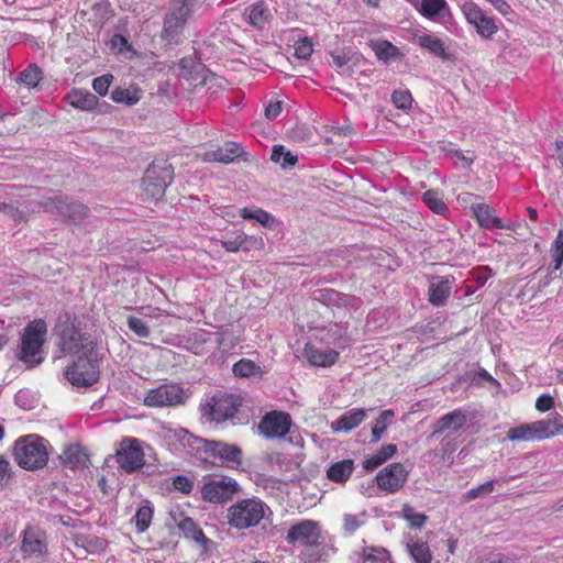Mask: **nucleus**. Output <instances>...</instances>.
<instances>
[{
    "instance_id": "21",
    "label": "nucleus",
    "mask_w": 563,
    "mask_h": 563,
    "mask_svg": "<svg viewBox=\"0 0 563 563\" xmlns=\"http://www.w3.org/2000/svg\"><path fill=\"white\" fill-rule=\"evenodd\" d=\"M526 424L531 441L544 440L563 434V417L560 415H556L553 419L539 420Z\"/></svg>"
},
{
    "instance_id": "42",
    "label": "nucleus",
    "mask_w": 563,
    "mask_h": 563,
    "mask_svg": "<svg viewBox=\"0 0 563 563\" xmlns=\"http://www.w3.org/2000/svg\"><path fill=\"white\" fill-rule=\"evenodd\" d=\"M153 508L146 504L141 506L133 517L139 532H144L151 525L153 518Z\"/></svg>"
},
{
    "instance_id": "56",
    "label": "nucleus",
    "mask_w": 563,
    "mask_h": 563,
    "mask_svg": "<svg viewBox=\"0 0 563 563\" xmlns=\"http://www.w3.org/2000/svg\"><path fill=\"white\" fill-rule=\"evenodd\" d=\"M111 99L114 102H125L128 104H134L137 102V98L132 97L128 89L117 88L111 92Z\"/></svg>"
},
{
    "instance_id": "37",
    "label": "nucleus",
    "mask_w": 563,
    "mask_h": 563,
    "mask_svg": "<svg viewBox=\"0 0 563 563\" xmlns=\"http://www.w3.org/2000/svg\"><path fill=\"white\" fill-rule=\"evenodd\" d=\"M240 214L243 219L255 220L264 227L272 225L274 219L271 213L261 208H242Z\"/></svg>"
},
{
    "instance_id": "17",
    "label": "nucleus",
    "mask_w": 563,
    "mask_h": 563,
    "mask_svg": "<svg viewBox=\"0 0 563 563\" xmlns=\"http://www.w3.org/2000/svg\"><path fill=\"white\" fill-rule=\"evenodd\" d=\"M119 465L128 473L134 472L144 464V453L136 439H126L121 442L117 452Z\"/></svg>"
},
{
    "instance_id": "16",
    "label": "nucleus",
    "mask_w": 563,
    "mask_h": 563,
    "mask_svg": "<svg viewBox=\"0 0 563 563\" xmlns=\"http://www.w3.org/2000/svg\"><path fill=\"white\" fill-rule=\"evenodd\" d=\"M322 533L320 526L317 521L303 519L292 525L286 536V541L289 544L299 543L307 547L321 539Z\"/></svg>"
},
{
    "instance_id": "39",
    "label": "nucleus",
    "mask_w": 563,
    "mask_h": 563,
    "mask_svg": "<svg viewBox=\"0 0 563 563\" xmlns=\"http://www.w3.org/2000/svg\"><path fill=\"white\" fill-rule=\"evenodd\" d=\"M388 551L383 548L365 547L361 554L362 563H386Z\"/></svg>"
},
{
    "instance_id": "60",
    "label": "nucleus",
    "mask_w": 563,
    "mask_h": 563,
    "mask_svg": "<svg viewBox=\"0 0 563 563\" xmlns=\"http://www.w3.org/2000/svg\"><path fill=\"white\" fill-rule=\"evenodd\" d=\"M283 109V103L280 101L269 102V104L265 108L264 114L266 119L274 120L276 119Z\"/></svg>"
},
{
    "instance_id": "19",
    "label": "nucleus",
    "mask_w": 563,
    "mask_h": 563,
    "mask_svg": "<svg viewBox=\"0 0 563 563\" xmlns=\"http://www.w3.org/2000/svg\"><path fill=\"white\" fill-rule=\"evenodd\" d=\"M200 442L206 453L220 459L223 464L230 466L241 464L242 450L238 445L216 440H201Z\"/></svg>"
},
{
    "instance_id": "49",
    "label": "nucleus",
    "mask_w": 563,
    "mask_h": 563,
    "mask_svg": "<svg viewBox=\"0 0 563 563\" xmlns=\"http://www.w3.org/2000/svg\"><path fill=\"white\" fill-rule=\"evenodd\" d=\"M494 490V481H488L475 488L467 490L464 495L465 501L474 500L478 497L486 496Z\"/></svg>"
},
{
    "instance_id": "8",
    "label": "nucleus",
    "mask_w": 563,
    "mask_h": 563,
    "mask_svg": "<svg viewBox=\"0 0 563 563\" xmlns=\"http://www.w3.org/2000/svg\"><path fill=\"white\" fill-rule=\"evenodd\" d=\"M198 5L199 0H172L169 12L164 20L165 37L173 41Z\"/></svg>"
},
{
    "instance_id": "52",
    "label": "nucleus",
    "mask_w": 563,
    "mask_h": 563,
    "mask_svg": "<svg viewBox=\"0 0 563 563\" xmlns=\"http://www.w3.org/2000/svg\"><path fill=\"white\" fill-rule=\"evenodd\" d=\"M313 52L312 43L308 37L301 38L295 44V55L300 59H308Z\"/></svg>"
},
{
    "instance_id": "51",
    "label": "nucleus",
    "mask_w": 563,
    "mask_h": 563,
    "mask_svg": "<svg viewBox=\"0 0 563 563\" xmlns=\"http://www.w3.org/2000/svg\"><path fill=\"white\" fill-rule=\"evenodd\" d=\"M391 101L398 109H408L412 103L411 93L408 90H395L391 95Z\"/></svg>"
},
{
    "instance_id": "43",
    "label": "nucleus",
    "mask_w": 563,
    "mask_h": 563,
    "mask_svg": "<svg viewBox=\"0 0 563 563\" xmlns=\"http://www.w3.org/2000/svg\"><path fill=\"white\" fill-rule=\"evenodd\" d=\"M272 161L279 163L283 167L294 166L297 163V156L286 151L283 145H275L272 152Z\"/></svg>"
},
{
    "instance_id": "9",
    "label": "nucleus",
    "mask_w": 563,
    "mask_h": 563,
    "mask_svg": "<svg viewBox=\"0 0 563 563\" xmlns=\"http://www.w3.org/2000/svg\"><path fill=\"white\" fill-rule=\"evenodd\" d=\"M239 490V484L231 477H209L200 488L201 498L212 504L231 500Z\"/></svg>"
},
{
    "instance_id": "5",
    "label": "nucleus",
    "mask_w": 563,
    "mask_h": 563,
    "mask_svg": "<svg viewBox=\"0 0 563 563\" xmlns=\"http://www.w3.org/2000/svg\"><path fill=\"white\" fill-rule=\"evenodd\" d=\"M174 169L166 161L153 163L145 172L143 178L144 192L147 197L159 200L166 188L172 184Z\"/></svg>"
},
{
    "instance_id": "20",
    "label": "nucleus",
    "mask_w": 563,
    "mask_h": 563,
    "mask_svg": "<svg viewBox=\"0 0 563 563\" xmlns=\"http://www.w3.org/2000/svg\"><path fill=\"white\" fill-rule=\"evenodd\" d=\"M221 245L228 252L238 253L240 251L250 252L262 250L264 241L261 236L247 235L243 231H235L221 240Z\"/></svg>"
},
{
    "instance_id": "27",
    "label": "nucleus",
    "mask_w": 563,
    "mask_h": 563,
    "mask_svg": "<svg viewBox=\"0 0 563 563\" xmlns=\"http://www.w3.org/2000/svg\"><path fill=\"white\" fill-rule=\"evenodd\" d=\"M472 210L479 225L485 229L505 228L503 220L494 214V210L485 203L472 205Z\"/></svg>"
},
{
    "instance_id": "46",
    "label": "nucleus",
    "mask_w": 563,
    "mask_h": 563,
    "mask_svg": "<svg viewBox=\"0 0 563 563\" xmlns=\"http://www.w3.org/2000/svg\"><path fill=\"white\" fill-rule=\"evenodd\" d=\"M402 517L409 523L410 528L419 529L423 527L427 521V516L417 512L411 506L405 505L402 507Z\"/></svg>"
},
{
    "instance_id": "2",
    "label": "nucleus",
    "mask_w": 563,
    "mask_h": 563,
    "mask_svg": "<svg viewBox=\"0 0 563 563\" xmlns=\"http://www.w3.org/2000/svg\"><path fill=\"white\" fill-rule=\"evenodd\" d=\"M56 345L63 354L90 355L95 344L88 333L81 332L68 319L59 320L55 325Z\"/></svg>"
},
{
    "instance_id": "64",
    "label": "nucleus",
    "mask_w": 563,
    "mask_h": 563,
    "mask_svg": "<svg viewBox=\"0 0 563 563\" xmlns=\"http://www.w3.org/2000/svg\"><path fill=\"white\" fill-rule=\"evenodd\" d=\"M558 158L563 167V141H556Z\"/></svg>"
},
{
    "instance_id": "24",
    "label": "nucleus",
    "mask_w": 563,
    "mask_h": 563,
    "mask_svg": "<svg viewBox=\"0 0 563 563\" xmlns=\"http://www.w3.org/2000/svg\"><path fill=\"white\" fill-rule=\"evenodd\" d=\"M243 148L235 142H227L223 146L214 151L207 152L203 159L207 162H219L223 164L232 163L235 158L240 157Z\"/></svg>"
},
{
    "instance_id": "47",
    "label": "nucleus",
    "mask_w": 563,
    "mask_h": 563,
    "mask_svg": "<svg viewBox=\"0 0 563 563\" xmlns=\"http://www.w3.org/2000/svg\"><path fill=\"white\" fill-rule=\"evenodd\" d=\"M551 256L554 261V269H560L563 264V230L558 235L551 246Z\"/></svg>"
},
{
    "instance_id": "61",
    "label": "nucleus",
    "mask_w": 563,
    "mask_h": 563,
    "mask_svg": "<svg viewBox=\"0 0 563 563\" xmlns=\"http://www.w3.org/2000/svg\"><path fill=\"white\" fill-rule=\"evenodd\" d=\"M492 276V269L488 266L479 267L475 273L474 277L478 286H484L488 278Z\"/></svg>"
},
{
    "instance_id": "58",
    "label": "nucleus",
    "mask_w": 563,
    "mask_h": 563,
    "mask_svg": "<svg viewBox=\"0 0 563 563\" xmlns=\"http://www.w3.org/2000/svg\"><path fill=\"white\" fill-rule=\"evenodd\" d=\"M331 132H332V135L328 137V141L331 143H336V141L334 140L335 137L351 136L353 134L354 130L351 124H345V125L332 128Z\"/></svg>"
},
{
    "instance_id": "63",
    "label": "nucleus",
    "mask_w": 563,
    "mask_h": 563,
    "mask_svg": "<svg viewBox=\"0 0 563 563\" xmlns=\"http://www.w3.org/2000/svg\"><path fill=\"white\" fill-rule=\"evenodd\" d=\"M10 478V462L3 455H0V483L8 482Z\"/></svg>"
},
{
    "instance_id": "55",
    "label": "nucleus",
    "mask_w": 563,
    "mask_h": 563,
    "mask_svg": "<svg viewBox=\"0 0 563 563\" xmlns=\"http://www.w3.org/2000/svg\"><path fill=\"white\" fill-rule=\"evenodd\" d=\"M173 486L176 490L188 495L194 488V482L190 481L187 476L177 475L173 479Z\"/></svg>"
},
{
    "instance_id": "40",
    "label": "nucleus",
    "mask_w": 563,
    "mask_h": 563,
    "mask_svg": "<svg viewBox=\"0 0 563 563\" xmlns=\"http://www.w3.org/2000/svg\"><path fill=\"white\" fill-rule=\"evenodd\" d=\"M423 202L437 214H444L448 207L441 195L435 190H428L422 196Z\"/></svg>"
},
{
    "instance_id": "41",
    "label": "nucleus",
    "mask_w": 563,
    "mask_h": 563,
    "mask_svg": "<svg viewBox=\"0 0 563 563\" xmlns=\"http://www.w3.org/2000/svg\"><path fill=\"white\" fill-rule=\"evenodd\" d=\"M269 15V10L265 7V4L263 2H257L250 9L249 22L254 26L262 27Z\"/></svg>"
},
{
    "instance_id": "23",
    "label": "nucleus",
    "mask_w": 563,
    "mask_h": 563,
    "mask_svg": "<svg viewBox=\"0 0 563 563\" xmlns=\"http://www.w3.org/2000/svg\"><path fill=\"white\" fill-rule=\"evenodd\" d=\"M334 548L327 543L323 538L303 548L299 554L302 563H321L327 561Z\"/></svg>"
},
{
    "instance_id": "36",
    "label": "nucleus",
    "mask_w": 563,
    "mask_h": 563,
    "mask_svg": "<svg viewBox=\"0 0 563 563\" xmlns=\"http://www.w3.org/2000/svg\"><path fill=\"white\" fill-rule=\"evenodd\" d=\"M419 12L426 18H434L448 10L445 0H421Z\"/></svg>"
},
{
    "instance_id": "50",
    "label": "nucleus",
    "mask_w": 563,
    "mask_h": 563,
    "mask_svg": "<svg viewBox=\"0 0 563 563\" xmlns=\"http://www.w3.org/2000/svg\"><path fill=\"white\" fill-rule=\"evenodd\" d=\"M129 329L134 332L139 338H148L150 329L146 323L136 317L130 316L126 320Z\"/></svg>"
},
{
    "instance_id": "3",
    "label": "nucleus",
    "mask_w": 563,
    "mask_h": 563,
    "mask_svg": "<svg viewBox=\"0 0 563 563\" xmlns=\"http://www.w3.org/2000/svg\"><path fill=\"white\" fill-rule=\"evenodd\" d=\"M269 510L257 497L235 501L227 510V522L231 528L245 530L257 526Z\"/></svg>"
},
{
    "instance_id": "44",
    "label": "nucleus",
    "mask_w": 563,
    "mask_h": 563,
    "mask_svg": "<svg viewBox=\"0 0 563 563\" xmlns=\"http://www.w3.org/2000/svg\"><path fill=\"white\" fill-rule=\"evenodd\" d=\"M232 371L235 376L249 377L260 373V366L251 360L242 358L233 365Z\"/></svg>"
},
{
    "instance_id": "22",
    "label": "nucleus",
    "mask_w": 563,
    "mask_h": 563,
    "mask_svg": "<svg viewBox=\"0 0 563 563\" xmlns=\"http://www.w3.org/2000/svg\"><path fill=\"white\" fill-rule=\"evenodd\" d=\"M467 416L465 411L462 409H455L442 416L433 423V431L431 433V437H435L445 431L453 433L457 432L465 426Z\"/></svg>"
},
{
    "instance_id": "18",
    "label": "nucleus",
    "mask_w": 563,
    "mask_h": 563,
    "mask_svg": "<svg viewBox=\"0 0 563 563\" xmlns=\"http://www.w3.org/2000/svg\"><path fill=\"white\" fill-rule=\"evenodd\" d=\"M407 476L408 473L401 463H393L380 470L375 479L382 490L395 494L405 485Z\"/></svg>"
},
{
    "instance_id": "7",
    "label": "nucleus",
    "mask_w": 563,
    "mask_h": 563,
    "mask_svg": "<svg viewBox=\"0 0 563 563\" xmlns=\"http://www.w3.org/2000/svg\"><path fill=\"white\" fill-rule=\"evenodd\" d=\"M313 299L331 309L338 323H343L357 308L358 300L350 295L341 294L334 289H318L313 291Z\"/></svg>"
},
{
    "instance_id": "15",
    "label": "nucleus",
    "mask_w": 563,
    "mask_h": 563,
    "mask_svg": "<svg viewBox=\"0 0 563 563\" xmlns=\"http://www.w3.org/2000/svg\"><path fill=\"white\" fill-rule=\"evenodd\" d=\"M290 416L283 411H272L258 424L260 433L267 439L284 438L290 430Z\"/></svg>"
},
{
    "instance_id": "34",
    "label": "nucleus",
    "mask_w": 563,
    "mask_h": 563,
    "mask_svg": "<svg viewBox=\"0 0 563 563\" xmlns=\"http://www.w3.org/2000/svg\"><path fill=\"white\" fill-rule=\"evenodd\" d=\"M417 43L428 49L431 54L444 60L449 59L444 43L437 36L430 34H421L416 37Z\"/></svg>"
},
{
    "instance_id": "12",
    "label": "nucleus",
    "mask_w": 563,
    "mask_h": 563,
    "mask_svg": "<svg viewBox=\"0 0 563 563\" xmlns=\"http://www.w3.org/2000/svg\"><path fill=\"white\" fill-rule=\"evenodd\" d=\"M66 377L71 385L78 387L91 386L99 379V369L95 362L87 356H79L66 369Z\"/></svg>"
},
{
    "instance_id": "31",
    "label": "nucleus",
    "mask_w": 563,
    "mask_h": 563,
    "mask_svg": "<svg viewBox=\"0 0 563 563\" xmlns=\"http://www.w3.org/2000/svg\"><path fill=\"white\" fill-rule=\"evenodd\" d=\"M396 452L397 446L395 444H384L373 455L363 461V468L373 471L393 457Z\"/></svg>"
},
{
    "instance_id": "48",
    "label": "nucleus",
    "mask_w": 563,
    "mask_h": 563,
    "mask_svg": "<svg viewBox=\"0 0 563 563\" xmlns=\"http://www.w3.org/2000/svg\"><path fill=\"white\" fill-rule=\"evenodd\" d=\"M365 518H366L365 514H361L358 516L351 515V514L344 515V517H343L344 530L350 534L355 532L360 527H362L365 523Z\"/></svg>"
},
{
    "instance_id": "11",
    "label": "nucleus",
    "mask_w": 563,
    "mask_h": 563,
    "mask_svg": "<svg viewBox=\"0 0 563 563\" xmlns=\"http://www.w3.org/2000/svg\"><path fill=\"white\" fill-rule=\"evenodd\" d=\"M47 212H56L73 223H80L87 218L89 209L82 203L69 201L67 198L51 197L42 201Z\"/></svg>"
},
{
    "instance_id": "59",
    "label": "nucleus",
    "mask_w": 563,
    "mask_h": 563,
    "mask_svg": "<svg viewBox=\"0 0 563 563\" xmlns=\"http://www.w3.org/2000/svg\"><path fill=\"white\" fill-rule=\"evenodd\" d=\"M554 405L553 398L550 395L543 394L538 397L536 401V409L545 412L550 410Z\"/></svg>"
},
{
    "instance_id": "57",
    "label": "nucleus",
    "mask_w": 563,
    "mask_h": 563,
    "mask_svg": "<svg viewBox=\"0 0 563 563\" xmlns=\"http://www.w3.org/2000/svg\"><path fill=\"white\" fill-rule=\"evenodd\" d=\"M397 53V48L389 42L385 41L378 44L376 55L378 58H393Z\"/></svg>"
},
{
    "instance_id": "14",
    "label": "nucleus",
    "mask_w": 563,
    "mask_h": 563,
    "mask_svg": "<svg viewBox=\"0 0 563 563\" xmlns=\"http://www.w3.org/2000/svg\"><path fill=\"white\" fill-rule=\"evenodd\" d=\"M462 12L466 21L472 24L476 32L484 38H490L498 30L495 20L488 16L474 2L466 1L462 4Z\"/></svg>"
},
{
    "instance_id": "4",
    "label": "nucleus",
    "mask_w": 563,
    "mask_h": 563,
    "mask_svg": "<svg viewBox=\"0 0 563 563\" xmlns=\"http://www.w3.org/2000/svg\"><path fill=\"white\" fill-rule=\"evenodd\" d=\"M46 323L43 320H34L26 325L21 338V349L19 358L30 367L38 365L43 358L37 355L41 353L42 345L45 342Z\"/></svg>"
},
{
    "instance_id": "54",
    "label": "nucleus",
    "mask_w": 563,
    "mask_h": 563,
    "mask_svg": "<svg viewBox=\"0 0 563 563\" xmlns=\"http://www.w3.org/2000/svg\"><path fill=\"white\" fill-rule=\"evenodd\" d=\"M527 424H520L511 428L507 432V439L510 441H531Z\"/></svg>"
},
{
    "instance_id": "32",
    "label": "nucleus",
    "mask_w": 563,
    "mask_h": 563,
    "mask_svg": "<svg viewBox=\"0 0 563 563\" xmlns=\"http://www.w3.org/2000/svg\"><path fill=\"white\" fill-rule=\"evenodd\" d=\"M354 471L353 460L346 459L332 464L327 470V476L330 481L335 483L346 482Z\"/></svg>"
},
{
    "instance_id": "45",
    "label": "nucleus",
    "mask_w": 563,
    "mask_h": 563,
    "mask_svg": "<svg viewBox=\"0 0 563 563\" xmlns=\"http://www.w3.org/2000/svg\"><path fill=\"white\" fill-rule=\"evenodd\" d=\"M42 79V71L36 65H31L24 69L19 77V81L29 88H34Z\"/></svg>"
},
{
    "instance_id": "35",
    "label": "nucleus",
    "mask_w": 563,
    "mask_h": 563,
    "mask_svg": "<svg viewBox=\"0 0 563 563\" xmlns=\"http://www.w3.org/2000/svg\"><path fill=\"white\" fill-rule=\"evenodd\" d=\"M407 551L416 563H431L432 555L426 542L410 540L407 542Z\"/></svg>"
},
{
    "instance_id": "29",
    "label": "nucleus",
    "mask_w": 563,
    "mask_h": 563,
    "mask_svg": "<svg viewBox=\"0 0 563 563\" xmlns=\"http://www.w3.org/2000/svg\"><path fill=\"white\" fill-rule=\"evenodd\" d=\"M452 279L443 277L432 282L429 287V301L433 306H442L451 292Z\"/></svg>"
},
{
    "instance_id": "62",
    "label": "nucleus",
    "mask_w": 563,
    "mask_h": 563,
    "mask_svg": "<svg viewBox=\"0 0 563 563\" xmlns=\"http://www.w3.org/2000/svg\"><path fill=\"white\" fill-rule=\"evenodd\" d=\"M442 150L446 154L455 156L457 159L462 161L465 164V166H470L473 163V158L466 157L460 150L453 148L451 146H443Z\"/></svg>"
},
{
    "instance_id": "28",
    "label": "nucleus",
    "mask_w": 563,
    "mask_h": 563,
    "mask_svg": "<svg viewBox=\"0 0 563 563\" xmlns=\"http://www.w3.org/2000/svg\"><path fill=\"white\" fill-rule=\"evenodd\" d=\"M174 520L179 530L184 533L187 539L194 540L196 543L205 544L208 542L207 537L202 530L196 525V522L189 518L179 514V519L174 517Z\"/></svg>"
},
{
    "instance_id": "1",
    "label": "nucleus",
    "mask_w": 563,
    "mask_h": 563,
    "mask_svg": "<svg viewBox=\"0 0 563 563\" xmlns=\"http://www.w3.org/2000/svg\"><path fill=\"white\" fill-rule=\"evenodd\" d=\"M48 441L37 434L21 437L14 443V460L27 471L43 468L48 462Z\"/></svg>"
},
{
    "instance_id": "6",
    "label": "nucleus",
    "mask_w": 563,
    "mask_h": 563,
    "mask_svg": "<svg viewBox=\"0 0 563 563\" xmlns=\"http://www.w3.org/2000/svg\"><path fill=\"white\" fill-rule=\"evenodd\" d=\"M241 397L233 394H219L213 396L201 408L202 417L216 423L233 420L234 415L241 407Z\"/></svg>"
},
{
    "instance_id": "30",
    "label": "nucleus",
    "mask_w": 563,
    "mask_h": 563,
    "mask_svg": "<svg viewBox=\"0 0 563 563\" xmlns=\"http://www.w3.org/2000/svg\"><path fill=\"white\" fill-rule=\"evenodd\" d=\"M67 101L76 109L88 111L97 106L98 98L89 91L74 89L67 95Z\"/></svg>"
},
{
    "instance_id": "38",
    "label": "nucleus",
    "mask_w": 563,
    "mask_h": 563,
    "mask_svg": "<svg viewBox=\"0 0 563 563\" xmlns=\"http://www.w3.org/2000/svg\"><path fill=\"white\" fill-rule=\"evenodd\" d=\"M394 417V411L390 409L380 412L372 428V441L378 442L382 439L386 428L390 424Z\"/></svg>"
},
{
    "instance_id": "25",
    "label": "nucleus",
    "mask_w": 563,
    "mask_h": 563,
    "mask_svg": "<svg viewBox=\"0 0 563 563\" xmlns=\"http://www.w3.org/2000/svg\"><path fill=\"white\" fill-rule=\"evenodd\" d=\"M369 411H372L369 409ZM368 410L352 409L343 413L332 422L331 428L335 432H349L358 427L367 417Z\"/></svg>"
},
{
    "instance_id": "53",
    "label": "nucleus",
    "mask_w": 563,
    "mask_h": 563,
    "mask_svg": "<svg viewBox=\"0 0 563 563\" xmlns=\"http://www.w3.org/2000/svg\"><path fill=\"white\" fill-rule=\"evenodd\" d=\"M112 80H113L112 75H103V76L97 77L92 80V88L98 95L106 96Z\"/></svg>"
},
{
    "instance_id": "13",
    "label": "nucleus",
    "mask_w": 563,
    "mask_h": 563,
    "mask_svg": "<svg viewBox=\"0 0 563 563\" xmlns=\"http://www.w3.org/2000/svg\"><path fill=\"white\" fill-rule=\"evenodd\" d=\"M21 553L24 559L40 560L48 553L46 533L37 527L30 526L23 531Z\"/></svg>"
},
{
    "instance_id": "26",
    "label": "nucleus",
    "mask_w": 563,
    "mask_h": 563,
    "mask_svg": "<svg viewBox=\"0 0 563 563\" xmlns=\"http://www.w3.org/2000/svg\"><path fill=\"white\" fill-rule=\"evenodd\" d=\"M303 356L313 366L328 367L338 361L339 352L334 350H319L307 344L303 350Z\"/></svg>"
},
{
    "instance_id": "10",
    "label": "nucleus",
    "mask_w": 563,
    "mask_h": 563,
    "mask_svg": "<svg viewBox=\"0 0 563 563\" xmlns=\"http://www.w3.org/2000/svg\"><path fill=\"white\" fill-rule=\"evenodd\" d=\"M186 395L184 388L178 384H162L156 388L150 389L143 402L147 407H175L185 402Z\"/></svg>"
},
{
    "instance_id": "33",
    "label": "nucleus",
    "mask_w": 563,
    "mask_h": 563,
    "mask_svg": "<svg viewBox=\"0 0 563 563\" xmlns=\"http://www.w3.org/2000/svg\"><path fill=\"white\" fill-rule=\"evenodd\" d=\"M62 459L64 464L71 470L84 467L88 462L87 454L78 444L67 446L63 452Z\"/></svg>"
}]
</instances>
